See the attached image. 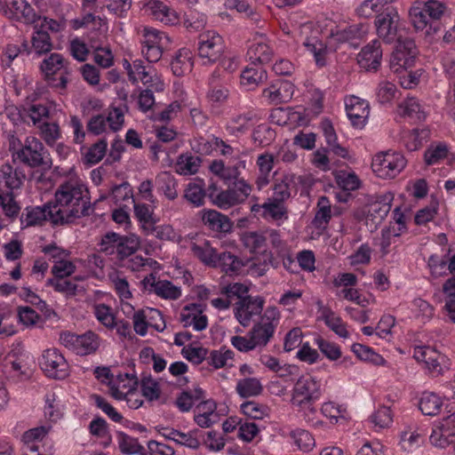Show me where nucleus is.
Segmentation results:
<instances>
[{
    "label": "nucleus",
    "instance_id": "obj_1",
    "mask_svg": "<svg viewBox=\"0 0 455 455\" xmlns=\"http://www.w3.org/2000/svg\"><path fill=\"white\" fill-rule=\"evenodd\" d=\"M50 203L52 206V212H50L52 217L60 225L72 223L89 215L91 210L89 191L76 180L61 183L55 191L54 200Z\"/></svg>",
    "mask_w": 455,
    "mask_h": 455
},
{
    "label": "nucleus",
    "instance_id": "obj_2",
    "mask_svg": "<svg viewBox=\"0 0 455 455\" xmlns=\"http://www.w3.org/2000/svg\"><path fill=\"white\" fill-rule=\"evenodd\" d=\"M8 149L12 158L30 168H50L52 160L42 143L35 136H27L22 141L14 132L8 134Z\"/></svg>",
    "mask_w": 455,
    "mask_h": 455
},
{
    "label": "nucleus",
    "instance_id": "obj_3",
    "mask_svg": "<svg viewBox=\"0 0 455 455\" xmlns=\"http://www.w3.org/2000/svg\"><path fill=\"white\" fill-rule=\"evenodd\" d=\"M280 311L275 306H268L249 331V337L252 339L257 347H264L273 338L280 321Z\"/></svg>",
    "mask_w": 455,
    "mask_h": 455
},
{
    "label": "nucleus",
    "instance_id": "obj_4",
    "mask_svg": "<svg viewBox=\"0 0 455 455\" xmlns=\"http://www.w3.org/2000/svg\"><path fill=\"white\" fill-rule=\"evenodd\" d=\"M67 64L68 62L60 53H52L44 59L40 69L50 86L59 90L66 89L69 75Z\"/></svg>",
    "mask_w": 455,
    "mask_h": 455
},
{
    "label": "nucleus",
    "instance_id": "obj_5",
    "mask_svg": "<svg viewBox=\"0 0 455 455\" xmlns=\"http://www.w3.org/2000/svg\"><path fill=\"white\" fill-rule=\"evenodd\" d=\"M446 11L445 4L437 0H428L414 4L410 9L409 14L414 28L417 30H423L427 28L430 20H440Z\"/></svg>",
    "mask_w": 455,
    "mask_h": 455
},
{
    "label": "nucleus",
    "instance_id": "obj_6",
    "mask_svg": "<svg viewBox=\"0 0 455 455\" xmlns=\"http://www.w3.org/2000/svg\"><path fill=\"white\" fill-rule=\"evenodd\" d=\"M406 163L401 153L388 150L375 155L371 168L379 178L393 179L404 169Z\"/></svg>",
    "mask_w": 455,
    "mask_h": 455
},
{
    "label": "nucleus",
    "instance_id": "obj_7",
    "mask_svg": "<svg viewBox=\"0 0 455 455\" xmlns=\"http://www.w3.org/2000/svg\"><path fill=\"white\" fill-rule=\"evenodd\" d=\"M321 396V383L314 377L307 374L300 376L296 381L291 402L294 405L302 407L307 406L313 411L312 403Z\"/></svg>",
    "mask_w": 455,
    "mask_h": 455
},
{
    "label": "nucleus",
    "instance_id": "obj_8",
    "mask_svg": "<svg viewBox=\"0 0 455 455\" xmlns=\"http://www.w3.org/2000/svg\"><path fill=\"white\" fill-rule=\"evenodd\" d=\"M311 185L312 180L309 176L286 173L276 180L273 188L274 196L278 201H285L295 196L299 190L301 194L307 192Z\"/></svg>",
    "mask_w": 455,
    "mask_h": 455
},
{
    "label": "nucleus",
    "instance_id": "obj_9",
    "mask_svg": "<svg viewBox=\"0 0 455 455\" xmlns=\"http://www.w3.org/2000/svg\"><path fill=\"white\" fill-rule=\"evenodd\" d=\"M60 341L65 347L80 355L95 353L100 345V337L92 331L81 335L65 331L60 333Z\"/></svg>",
    "mask_w": 455,
    "mask_h": 455
},
{
    "label": "nucleus",
    "instance_id": "obj_10",
    "mask_svg": "<svg viewBox=\"0 0 455 455\" xmlns=\"http://www.w3.org/2000/svg\"><path fill=\"white\" fill-rule=\"evenodd\" d=\"M142 37V55L150 63L157 62L162 58L164 48L170 43L169 36L156 28H144Z\"/></svg>",
    "mask_w": 455,
    "mask_h": 455
},
{
    "label": "nucleus",
    "instance_id": "obj_11",
    "mask_svg": "<svg viewBox=\"0 0 455 455\" xmlns=\"http://www.w3.org/2000/svg\"><path fill=\"white\" fill-rule=\"evenodd\" d=\"M224 50V40L217 32L208 30L200 34L197 51L204 64H212L220 60Z\"/></svg>",
    "mask_w": 455,
    "mask_h": 455
},
{
    "label": "nucleus",
    "instance_id": "obj_12",
    "mask_svg": "<svg viewBox=\"0 0 455 455\" xmlns=\"http://www.w3.org/2000/svg\"><path fill=\"white\" fill-rule=\"evenodd\" d=\"M266 300L262 296H245L234 304V315L243 327H248L254 317L260 315Z\"/></svg>",
    "mask_w": 455,
    "mask_h": 455
},
{
    "label": "nucleus",
    "instance_id": "obj_13",
    "mask_svg": "<svg viewBox=\"0 0 455 455\" xmlns=\"http://www.w3.org/2000/svg\"><path fill=\"white\" fill-rule=\"evenodd\" d=\"M377 34L386 44H392L403 37L398 34L400 27V16L394 8L387 9L386 12L379 13L374 20Z\"/></svg>",
    "mask_w": 455,
    "mask_h": 455
},
{
    "label": "nucleus",
    "instance_id": "obj_14",
    "mask_svg": "<svg viewBox=\"0 0 455 455\" xmlns=\"http://www.w3.org/2000/svg\"><path fill=\"white\" fill-rule=\"evenodd\" d=\"M39 365L49 378L63 379L68 375V363L56 348L44 350L39 360Z\"/></svg>",
    "mask_w": 455,
    "mask_h": 455
},
{
    "label": "nucleus",
    "instance_id": "obj_15",
    "mask_svg": "<svg viewBox=\"0 0 455 455\" xmlns=\"http://www.w3.org/2000/svg\"><path fill=\"white\" fill-rule=\"evenodd\" d=\"M390 60V68L401 72L413 66L417 49L414 41L410 37H399Z\"/></svg>",
    "mask_w": 455,
    "mask_h": 455
},
{
    "label": "nucleus",
    "instance_id": "obj_16",
    "mask_svg": "<svg viewBox=\"0 0 455 455\" xmlns=\"http://www.w3.org/2000/svg\"><path fill=\"white\" fill-rule=\"evenodd\" d=\"M430 443L438 448L455 444V413L436 422L429 436Z\"/></svg>",
    "mask_w": 455,
    "mask_h": 455
},
{
    "label": "nucleus",
    "instance_id": "obj_17",
    "mask_svg": "<svg viewBox=\"0 0 455 455\" xmlns=\"http://www.w3.org/2000/svg\"><path fill=\"white\" fill-rule=\"evenodd\" d=\"M413 357L425 364L433 375L443 374L447 367V357L430 347H417L414 348Z\"/></svg>",
    "mask_w": 455,
    "mask_h": 455
},
{
    "label": "nucleus",
    "instance_id": "obj_18",
    "mask_svg": "<svg viewBox=\"0 0 455 455\" xmlns=\"http://www.w3.org/2000/svg\"><path fill=\"white\" fill-rule=\"evenodd\" d=\"M145 290L165 299H177L181 296L180 287L168 280H160L154 274H149L142 280Z\"/></svg>",
    "mask_w": 455,
    "mask_h": 455
},
{
    "label": "nucleus",
    "instance_id": "obj_19",
    "mask_svg": "<svg viewBox=\"0 0 455 455\" xmlns=\"http://www.w3.org/2000/svg\"><path fill=\"white\" fill-rule=\"evenodd\" d=\"M137 385L138 381L134 375L129 373L118 374L109 381V391L115 399L126 400L127 403H130V397L136 395Z\"/></svg>",
    "mask_w": 455,
    "mask_h": 455
},
{
    "label": "nucleus",
    "instance_id": "obj_20",
    "mask_svg": "<svg viewBox=\"0 0 455 455\" xmlns=\"http://www.w3.org/2000/svg\"><path fill=\"white\" fill-rule=\"evenodd\" d=\"M232 164L225 165L221 160H214L210 164V171L225 182H231L241 179L242 171L246 169L247 163L240 157L235 158Z\"/></svg>",
    "mask_w": 455,
    "mask_h": 455
},
{
    "label": "nucleus",
    "instance_id": "obj_21",
    "mask_svg": "<svg viewBox=\"0 0 455 455\" xmlns=\"http://www.w3.org/2000/svg\"><path fill=\"white\" fill-rule=\"evenodd\" d=\"M133 76L136 79V84L141 82L144 85L154 89L156 92H163L164 90V84L155 68L145 65L141 60H134Z\"/></svg>",
    "mask_w": 455,
    "mask_h": 455
},
{
    "label": "nucleus",
    "instance_id": "obj_22",
    "mask_svg": "<svg viewBox=\"0 0 455 455\" xmlns=\"http://www.w3.org/2000/svg\"><path fill=\"white\" fill-rule=\"evenodd\" d=\"M382 60V49L379 40L374 39L365 45L357 56V62L361 68L366 71H376Z\"/></svg>",
    "mask_w": 455,
    "mask_h": 455
},
{
    "label": "nucleus",
    "instance_id": "obj_23",
    "mask_svg": "<svg viewBox=\"0 0 455 455\" xmlns=\"http://www.w3.org/2000/svg\"><path fill=\"white\" fill-rule=\"evenodd\" d=\"M293 84L285 80H278L262 91L261 96L271 104L288 102L293 96Z\"/></svg>",
    "mask_w": 455,
    "mask_h": 455
},
{
    "label": "nucleus",
    "instance_id": "obj_24",
    "mask_svg": "<svg viewBox=\"0 0 455 455\" xmlns=\"http://www.w3.org/2000/svg\"><path fill=\"white\" fill-rule=\"evenodd\" d=\"M0 12L11 19L24 20L26 22L34 21L35 12L26 0H4L0 3Z\"/></svg>",
    "mask_w": 455,
    "mask_h": 455
},
{
    "label": "nucleus",
    "instance_id": "obj_25",
    "mask_svg": "<svg viewBox=\"0 0 455 455\" xmlns=\"http://www.w3.org/2000/svg\"><path fill=\"white\" fill-rule=\"evenodd\" d=\"M180 320L184 327H192L197 331L204 330L208 325V319L204 315V307L201 304L184 307L180 312Z\"/></svg>",
    "mask_w": 455,
    "mask_h": 455
},
{
    "label": "nucleus",
    "instance_id": "obj_26",
    "mask_svg": "<svg viewBox=\"0 0 455 455\" xmlns=\"http://www.w3.org/2000/svg\"><path fill=\"white\" fill-rule=\"evenodd\" d=\"M346 110L352 124L355 127H363L370 114L368 102L355 96H350L346 100Z\"/></svg>",
    "mask_w": 455,
    "mask_h": 455
},
{
    "label": "nucleus",
    "instance_id": "obj_27",
    "mask_svg": "<svg viewBox=\"0 0 455 455\" xmlns=\"http://www.w3.org/2000/svg\"><path fill=\"white\" fill-rule=\"evenodd\" d=\"M51 203L43 206L27 207L25 212L21 216V223L26 227L42 225L44 221H50L52 225H60L54 221L53 216L50 212H52Z\"/></svg>",
    "mask_w": 455,
    "mask_h": 455
},
{
    "label": "nucleus",
    "instance_id": "obj_28",
    "mask_svg": "<svg viewBox=\"0 0 455 455\" xmlns=\"http://www.w3.org/2000/svg\"><path fill=\"white\" fill-rule=\"evenodd\" d=\"M201 219L208 229L218 233H228L233 228L230 219L213 209H204L201 212Z\"/></svg>",
    "mask_w": 455,
    "mask_h": 455
},
{
    "label": "nucleus",
    "instance_id": "obj_29",
    "mask_svg": "<svg viewBox=\"0 0 455 455\" xmlns=\"http://www.w3.org/2000/svg\"><path fill=\"white\" fill-rule=\"evenodd\" d=\"M208 197L212 204L221 210H228L235 205L242 204L232 188L219 190L215 184L208 188Z\"/></svg>",
    "mask_w": 455,
    "mask_h": 455
},
{
    "label": "nucleus",
    "instance_id": "obj_30",
    "mask_svg": "<svg viewBox=\"0 0 455 455\" xmlns=\"http://www.w3.org/2000/svg\"><path fill=\"white\" fill-rule=\"evenodd\" d=\"M26 175L22 170L13 168L11 164H5L0 167V187L5 188V192L13 195V191L20 188Z\"/></svg>",
    "mask_w": 455,
    "mask_h": 455
},
{
    "label": "nucleus",
    "instance_id": "obj_31",
    "mask_svg": "<svg viewBox=\"0 0 455 455\" xmlns=\"http://www.w3.org/2000/svg\"><path fill=\"white\" fill-rule=\"evenodd\" d=\"M320 128L325 138L329 151L343 159H350L351 156L348 149L338 142V136L331 122L329 119L323 120L320 124Z\"/></svg>",
    "mask_w": 455,
    "mask_h": 455
},
{
    "label": "nucleus",
    "instance_id": "obj_32",
    "mask_svg": "<svg viewBox=\"0 0 455 455\" xmlns=\"http://www.w3.org/2000/svg\"><path fill=\"white\" fill-rule=\"evenodd\" d=\"M393 199L394 196L389 192L378 196L367 206V218H371L375 223L381 222L390 212Z\"/></svg>",
    "mask_w": 455,
    "mask_h": 455
},
{
    "label": "nucleus",
    "instance_id": "obj_33",
    "mask_svg": "<svg viewBox=\"0 0 455 455\" xmlns=\"http://www.w3.org/2000/svg\"><path fill=\"white\" fill-rule=\"evenodd\" d=\"M217 405L213 400L201 402L196 406V413L194 419L201 427H210L219 420V415L216 412Z\"/></svg>",
    "mask_w": 455,
    "mask_h": 455
},
{
    "label": "nucleus",
    "instance_id": "obj_34",
    "mask_svg": "<svg viewBox=\"0 0 455 455\" xmlns=\"http://www.w3.org/2000/svg\"><path fill=\"white\" fill-rule=\"evenodd\" d=\"M146 7L150 15L166 25H174L179 22L177 12L161 1L151 0Z\"/></svg>",
    "mask_w": 455,
    "mask_h": 455
},
{
    "label": "nucleus",
    "instance_id": "obj_35",
    "mask_svg": "<svg viewBox=\"0 0 455 455\" xmlns=\"http://www.w3.org/2000/svg\"><path fill=\"white\" fill-rule=\"evenodd\" d=\"M368 32V28L363 24H355L342 29H338L332 34L336 41L348 43L356 46Z\"/></svg>",
    "mask_w": 455,
    "mask_h": 455
},
{
    "label": "nucleus",
    "instance_id": "obj_36",
    "mask_svg": "<svg viewBox=\"0 0 455 455\" xmlns=\"http://www.w3.org/2000/svg\"><path fill=\"white\" fill-rule=\"evenodd\" d=\"M318 306L321 319L324 323L340 338H348L349 332L347 330V324L342 321V319L330 307H324L321 302H318Z\"/></svg>",
    "mask_w": 455,
    "mask_h": 455
},
{
    "label": "nucleus",
    "instance_id": "obj_37",
    "mask_svg": "<svg viewBox=\"0 0 455 455\" xmlns=\"http://www.w3.org/2000/svg\"><path fill=\"white\" fill-rule=\"evenodd\" d=\"M191 252L194 257L208 267H216L218 266V255L216 249L212 246L209 241L193 243Z\"/></svg>",
    "mask_w": 455,
    "mask_h": 455
},
{
    "label": "nucleus",
    "instance_id": "obj_38",
    "mask_svg": "<svg viewBox=\"0 0 455 455\" xmlns=\"http://www.w3.org/2000/svg\"><path fill=\"white\" fill-rule=\"evenodd\" d=\"M274 156L270 153L260 154L256 160L259 174L255 184L258 189H261L270 182V173L274 168Z\"/></svg>",
    "mask_w": 455,
    "mask_h": 455
},
{
    "label": "nucleus",
    "instance_id": "obj_39",
    "mask_svg": "<svg viewBox=\"0 0 455 455\" xmlns=\"http://www.w3.org/2000/svg\"><path fill=\"white\" fill-rule=\"evenodd\" d=\"M5 372L20 381L28 380L33 374L31 365L23 358L9 361L4 365Z\"/></svg>",
    "mask_w": 455,
    "mask_h": 455
},
{
    "label": "nucleus",
    "instance_id": "obj_40",
    "mask_svg": "<svg viewBox=\"0 0 455 455\" xmlns=\"http://www.w3.org/2000/svg\"><path fill=\"white\" fill-rule=\"evenodd\" d=\"M128 111V107L124 103H113L108 108V114L105 116L109 131L116 132L120 131L124 124V115Z\"/></svg>",
    "mask_w": 455,
    "mask_h": 455
},
{
    "label": "nucleus",
    "instance_id": "obj_41",
    "mask_svg": "<svg viewBox=\"0 0 455 455\" xmlns=\"http://www.w3.org/2000/svg\"><path fill=\"white\" fill-rule=\"evenodd\" d=\"M206 195L204 183L203 180H199L197 182H189L186 186L183 197L194 207L198 208L204 204Z\"/></svg>",
    "mask_w": 455,
    "mask_h": 455
},
{
    "label": "nucleus",
    "instance_id": "obj_42",
    "mask_svg": "<svg viewBox=\"0 0 455 455\" xmlns=\"http://www.w3.org/2000/svg\"><path fill=\"white\" fill-rule=\"evenodd\" d=\"M263 390L260 380L254 377H244L236 382L235 391L243 398L257 396Z\"/></svg>",
    "mask_w": 455,
    "mask_h": 455
},
{
    "label": "nucleus",
    "instance_id": "obj_43",
    "mask_svg": "<svg viewBox=\"0 0 455 455\" xmlns=\"http://www.w3.org/2000/svg\"><path fill=\"white\" fill-rule=\"evenodd\" d=\"M273 51L264 42H256L251 44L247 51V57L252 65L264 64L271 60Z\"/></svg>",
    "mask_w": 455,
    "mask_h": 455
},
{
    "label": "nucleus",
    "instance_id": "obj_44",
    "mask_svg": "<svg viewBox=\"0 0 455 455\" xmlns=\"http://www.w3.org/2000/svg\"><path fill=\"white\" fill-rule=\"evenodd\" d=\"M192 67V53L187 48L180 49L171 63L172 71L177 76H181L190 72Z\"/></svg>",
    "mask_w": 455,
    "mask_h": 455
},
{
    "label": "nucleus",
    "instance_id": "obj_45",
    "mask_svg": "<svg viewBox=\"0 0 455 455\" xmlns=\"http://www.w3.org/2000/svg\"><path fill=\"white\" fill-rule=\"evenodd\" d=\"M443 406V400L434 392H423L419 402L421 412L427 416H435L439 413Z\"/></svg>",
    "mask_w": 455,
    "mask_h": 455
},
{
    "label": "nucleus",
    "instance_id": "obj_46",
    "mask_svg": "<svg viewBox=\"0 0 455 455\" xmlns=\"http://www.w3.org/2000/svg\"><path fill=\"white\" fill-rule=\"evenodd\" d=\"M201 158L191 154L180 155L176 162V172L180 175H192L198 172L201 165Z\"/></svg>",
    "mask_w": 455,
    "mask_h": 455
},
{
    "label": "nucleus",
    "instance_id": "obj_47",
    "mask_svg": "<svg viewBox=\"0 0 455 455\" xmlns=\"http://www.w3.org/2000/svg\"><path fill=\"white\" fill-rule=\"evenodd\" d=\"M156 183L158 189L167 199L173 201L178 197V182L172 174L168 172H161L156 177Z\"/></svg>",
    "mask_w": 455,
    "mask_h": 455
},
{
    "label": "nucleus",
    "instance_id": "obj_48",
    "mask_svg": "<svg viewBox=\"0 0 455 455\" xmlns=\"http://www.w3.org/2000/svg\"><path fill=\"white\" fill-rule=\"evenodd\" d=\"M401 115L411 118L413 121H424L427 112L416 98H407L400 105Z\"/></svg>",
    "mask_w": 455,
    "mask_h": 455
},
{
    "label": "nucleus",
    "instance_id": "obj_49",
    "mask_svg": "<svg viewBox=\"0 0 455 455\" xmlns=\"http://www.w3.org/2000/svg\"><path fill=\"white\" fill-rule=\"evenodd\" d=\"M204 391L201 387L194 390L183 391L176 398L175 404L182 412H188L194 403L204 398Z\"/></svg>",
    "mask_w": 455,
    "mask_h": 455
},
{
    "label": "nucleus",
    "instance_id": "obj_50",
    "mask_svg": "<svg viewBox=\"0 0 455 455\" xmlns=\"http://www.w3.org/2000/svg\"><path fill=\"white\" fill-rule=\"evenodd\" d=\"M140 245V239L136 235H122V241L118 244L116 257L124 261L128 259L139 249Z\"/></svg>",
    "mask_w": 455,
    "mask_h": 455
},
{
    "label": "nucleus",
    "instance_id": "obj_51",
    "mask_svg": "<svg viewBox=\"0 0 455 455\" xmlns=\"http://www.w3.org/2000/svg\"><path fill=\"white\" fill-rule=\"evenodd\" d=\"M429 136L430 131L427 128L414 129L403 136L404 146L410 151L418 150L427 141Z\"/></svg>",
    "mask_w": 455,
    "mask_h": 455
},
{
    "label": "nucleus",
    "instance_id": "obj_52",
    "mask_svg": "<svg viewBox=\"0 0 455 455\" xmlns=\"http://www.w3.org/2000/svg\"><path fill=\"white\" fill-rule=\"evenodd\" d=\"M135 218L141 224L142 228L147 231L154 225V208L144 203H133Z\"/></svg>",
    "mask_w": 455,
    "mask_h": 455
},
{
    "label": "nucleus",
    "instance_id": "obj_53",
    "mask_svg": "<svg viewBox=\"0 0 455 455\" xmlns=\"http://www.w3.org/2000/svg\"><path fill=\"white\" fill-rule=\"evenodd\" d=\"M267 78L266 71L256 64L253 67H246L241 74V84L253 87Z\"/></svg>",
    "mask_w": 455,
    "mask_h": 455
},
{
    "label": "nucleus",
    "instance_id": "obj_54",
    "mask_svg": "<svg viewBox=\"0 0 455 455\" xmlns=\"http://www.w3.org/2000/svg\"><path fill=\"white\" fill-rule=\"evenodd\" d=\"M39 136L44 140L48 146H53L60 138V129L55 122H44L36 127Z\"/></svg>",
    "mask_w": 455,
    "mask_h": 455
},
{
    "label": "nucleus",
    "instance_id": "obj_55",
    "mask_svg": "<svg viewBox=\"0 0 455 455\" xmlns=\"http://www.w3.org/2000/svg\"><path fill=\"white\" fill-rule=\"evenodd\" d=\"M303 46L313 54L318 67H323L326 63V46L316 37L307 38L303 42Z\"/></svg>",
    "mask_w": 455,
    "mask_h": 455
},
{
    "label": "nucleus",
    "instance_id": "obj_56",
    "mask_svg": "<svg viewBox=\"0 0 455 455\" xmlns=\"http://www.w3.org/2000/svg\"><path fill=\"white\" fill-rule=\"evenodd\" d=\"M234 352L226 347L218 350H212L208 353L207 363L217 370L228 365V361H232Z\"/></svg>",
    "mask_w": 455,
    "mask_h": 455
},
{
    "label": "nucleus",
    "instance_id": "obj_57",
    "mask_svg": "<svg viewBox=\"0 0 455 455\" xmlns=\"http://www.w3.org/2000/svg\"><path fill=\"white\" fill-rule=\"evenodd\" d=\"M221 267L228 275L237 274L242 267L243 262L234 254L230 252H222L218 255V266Z\"/></svg>",
    "mask_w": 455,
    "mask_h": 455
},
{
    "label": "nucleus",
    "instance_id": "obj_58",
    "mask_svg": "<svg viewBox=\"0 0 455 455\" xmlns=\"http://www.w3.org/2000/svg\"><path fill=\"white\" fill-rule=\"evenodd\" d=\"M116 438L118 447L121 452L124 454H141L142 451H144L143 446L139 443L136 438L132 437L123 432H118Z\"/></svg>",
    "mask_w": 455,
    "mask_h": 455
},
{
    "label": "nucleus",
    "instance_id": "obj_59",
    "mask_svg": "<svg viewBox=\"0 0 455 455\" xmlns=\"http://www.w3.org/2000/svg\"><path fill=\"white\" fill-rule=\"evenodd\" d=\"M31 42L32 50L37 55L49 52L52 48L49 34L42 29H37L33 33Z\"/></svg>",
    "mask_w": 455,
    "mask_h": 455
},
{
    "label": "nucleus",
    "instance_id": "obj_60",
    "mask_svg": "<svg viewBox=\"0 0 455 455\" xmlns=\"http://www.w3.org/2000/svg\"><path fill=\"white\" fill-rule=\"evenodd\" d=\"M108 142L105 139L99 140L92 144L85 152L84 162L90 165H93L100 162L107 153Z\"/></svg>",
    "mask_w": 455,
    "mask_h": 455
},
{
    "label": "nucleus",
    "instance_id": "obj_61",
    "mask_svg": "<svg viewBox=\"0 0 455 455\" xmlns=\"http://www.w3.org/2000/svg\"><path fill=\"white\" fill-rule=\"evenodd\" d=\"M243 245L251 252L264 251L266 247V231L246 232L242 236Z\"/></svg>",
    "mask_w": 455,
    "mask_h": 455
},
{
    "label": "nucleus",
    "instance_id": "obj_62",
    "mask_svg": "<svg viewBox=\"0 0 455 455\" xmlns=\"http://www.w3.org/2000/svg\"><path fill=\"white\" fill-rule=\"evenodd\" d=\"M55 291L64 294L67 298L74 297L78 292V285L67 278H51L47 281Z\"/></svg>",
    "mask_w": 455,
    "mask_h": 455
},
{
    "label": "nucleus",
    "instance_id": "obj_63",
    "mask_svg": "<svg viewBox=\"0 0 455 455\" xmlns=\"http://www.w3.org/2000/svg\"><path fill=\"white\" fill-rule=\"evenodd\" d=\"M83 27H91L92 29L100 31H106L108 28L106 19L95 16L92 13H86L81 19L75 20V28H80Z\"/></svg>",
    "mask_w": 455,
    "mask_h": 455
},
{
    "label": "nucleus",
    "instance_id": "obj_64",
    "mask_svg": "<svg viewBox=\"0 0 455 455\" xmlns=\"http://www.w3.org/2000/svg\"><path fill=\"white\" fill-rule=\"evenodd\" d=\"M315 344L319 350L331 361H336L341 357V350L339 345L323 339L320 336L315 338Z\"/></svg>",
    "mask_w": 455,
    "mask_h": 455
}]
</instances>
